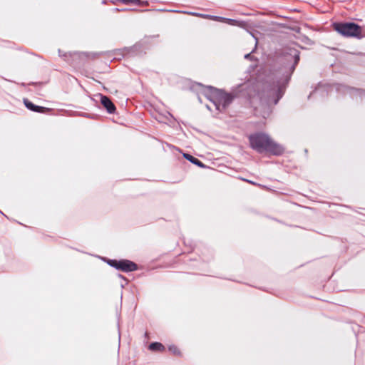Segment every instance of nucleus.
Wrapping results in <instances>:
<instances>
[{"mask_svg": "<svg viewBox=\"0 0 365 365\" xmlns=\"http://www.w3.org/2000/svg\"><path fill=\"white\" fill-rule=\"evenodd\" d=\"M255 93L250 95L249 99L251 106L257 109V103L262 106L276 105L282 97L284 87L278 81H259L255 86Z\"/></svg>", "mask_w": 365, "mask_h": 365, "instance_id": "nucleus-1", "label": "nucleus"}, {"mask_svg": "<svg viewBox=\"0 0 365 365\" xmlns=\"http://www.w3.org/2000/svg\"><path fill=\"white\" fill-rule=\"evenodd\" d=\"M51 111V109L46 107L36 106L34 112L46 113Z\"/></svg>", "mask_w": 365, "mask_h": 365, "instance_id": "nucleus-10", "label": "nucleus"}, {"mask_svg": "<svg viewBox=\"0 0 365 365\" xmlns=\"http://www.w3.org/2000/svg\"><path fill=\"white\" fill-rule=\"evenodd\" d=\"M101 102L109 113H113L115 111V106L108 97L101 96Z\"/></svg>", "mask_w": 365, "mask_h": 365, "instance_id": "nucleus-6", "label": "nucleus"}, {"mask_svg": "<svg viewBox=\"0 0 365 365\" xmlns=\"http://www.w3.org/2000/svg\"><path fill=\"white\" fill-rule=\"evenodd\" d=\"M149 349L153 351L163 352L165 350V347L160 342H153L149 345Z\"/></svg>", "mask_w": 365, "mask_h": 365, "instance_id": "nucleus-8", "label": "nucleus"}, {"mask_svg": "<svg viewBox=\"0 0 365 365\" xmlns=\"http://www.w3.org/2000/svg\"><path fill=\"white\" fill-rule=\"evenodd\" d=\"M24 103L26 106V107L32 110V111H34L35 110V108H36V105H34V103H32L31 102H30L28 99H24Z\"/></svg>", "mask_w": 365, "mask_h": 365, "instance_id": "nucleus-11", "label": "nucleus"}, {"mask_svg": "<svg viewBox=\"0 0 365 365\" xmlns=\"http://www.w3.org/2000/svg\"><path fill=\"white\" fill-rule=\"evenodd\" d=\"M249 141L252 149L258 153L269 152L274 155H280L282 148L272 141L269 136L264 133H255L249 136Z\"/></svg>", "mask_w": 365, "mask_h": 365, "instance_id": "nucleus-2", "label": "nucleus"}, {"mask_svg": "<svg viewBox=\"0 0 365 365\" xmlns=\"http://www.w3.org/2000/svg\"><path fill=\"white\" fill-rule=\"evenodd\" d=\"M232 101V96L231 95L220 92L216 96L214 103L218 110L222 111L227 108Z\"/></svg>", "mask_w": 365, "mask_h": 365, "instance_id": "nucleus-4", "label": "nucleus"}, {"mask_svg": "<svg viewBox=\"0 0 365 365\" xmlns=\"http://www.w3.org/2000/svg\"><path fill=\"white\" fill-rule=\"evenodd\" d=\"M123 3H125V4H128V3H135L136 1H123ZM139 3L142 2V3H144L145 1H138Z\"/></svg>", "mask_w": 365, "mask_h": 365, "instance_id": "nucleus-12", "label": "nucleus"}, {"mask_svg": "<svg viewBox=\"0 0 365 365\" xmlns=\"http://www.w3.org/2000/svg\"><path fill=\"white\" fill-rule=\"evenodd\" d=\"M183 157L186 160H189L190 162L197 165L200 168H205V165L202 162H201L200 160H198L197 158L193 157L192 155H191L188 153H184Z\"/></svg>", "mask_w": 365, "mask_h": 365, "instance_id": "nucleus-7", "label": "nucleus"}, {"mask_svg": "<svg viewBox=\"0 0 365 365\" xmlns=\"http://www.w3.org/2000/svg\"><path fill=\"white\" fill-rule=\"evenodd\" d=\"M334 30L346 37L361 36L362 29L355 23H335L333 24Z\"/></svg>", "mask_w": 365, "mask_h": 365, "instance_id": "nucleus-3", "label": "nucleus"}, {"mask_svg": "<svg viewBox=\"0 0 365 365\" xmlns=\"http://www.w3.org/2000/svg\"><path fill=\"white\" fill-rule=\"evenodd\" d=\"M169 351L175 356H182L181 351L179 348L175 345H170L168 347Z\"/></svg>", "mask_w": 365, "mask_h": 365, "instance_id": "nucleus-9", "label": "nucleus"}, {"mask_svg": "<svg viewBox=\"0 0 365 365\" xmlns=\"http://www.w3.org/2000/svg\"><path fill=\"white\" fill-rule=\"evenodd\" d=\"M109 264L123 272H132L138 269L135 263L127 259L110 260Z\"/></svg>", "mask_w": 365, "mask_h": 365, "instance_id": "nucleus-5", "label": "nucleus"}]
</instances>
